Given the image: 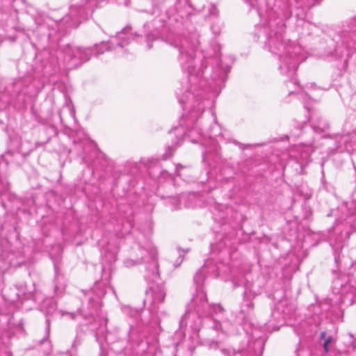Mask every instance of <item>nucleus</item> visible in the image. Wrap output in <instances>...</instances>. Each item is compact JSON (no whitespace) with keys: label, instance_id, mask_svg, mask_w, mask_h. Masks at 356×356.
Segmentation results:
<instances>
[{"label":"nucleus","instance_id":"f257e3e1","mask_svg":"<svg viewBox=\"0 0 356 356\" xmlns=\"http://www.w3.org/2000/svg\"><path fill=\"white\" fill-rule=\"evenodd\" d=\"M166 42L170 46L178 49L179 61L183 70L188 73L186 86L179 88L176 94L179 104L184 110L188 109L183 115L185 125L191 128L188 137L196 129V122L203 113L204 101L200 102L199 96L206 92L207 85L209 86V92H216L226 79L230 70V64L220 58H205L198 67L195 61V48L197 42L191 43L180 36H170Z\"/></svg>","mask_w":356,"mask_h":356},{"label":"nucleus","instance_id":"f03ea898","mask_svg":"<svg viewBox=\"0 0 356 356\" xmlns=\"http://www.w3.org/2000/svg\"><path fill=\"white\" fill-rule=\"evenodd\" d=\"M257 30L258 38L262 35L265 38L264 47L277 57L280 73L290 78L291 83L296 85L293 76L298 65L305 60L302 47L284 38L285 24L281 19H270L267 25L259 26Z\"/></svg>","mask_w":356,"mask_h":356},{"label":"nucleus","instance_id":"7ed1b4c3","mask_svg":"<svg viewBox=\"0 0 356 356\" xmlns=\"http://www.w3.org/2000/svg\"><path fill=\"white\" fill-rule=\"evenodd\" d=\"M204 280V275L201 270H198L195 277L194 282L196 284V292L193 295L190 303L188 305V310L182 317L181 323L187 324L193 321L196 315L198 318L197 321L191 325L193 330H197L202 324V318H206L210 320L211 318L216 321L214 316H218L222 314L224 309L219 304H209L207 300L206 292L203 289L202 284Z\"/></svg>","mask_w":356,"mask_h":356},{"label":"nucleus","instance_id":"20e7f679","mask_svg":"<svg viewBox=\"0 0 356 356\" xmlns=\"http://www.w3.org/2000/svg\"><path fill=\"white\" fill-rule=\"evenodd\" d=\"M138 256L136 259H127L124 264L126 267L131 268L142 262L145 263V279L148 282H156L159 278V264L157 261V251L154 247L149 249L140 248Z\"/></svg>","mask_w":356,"mask_h":356},{"label":"nucleus","instance_id":"39448f33","mask_svg":"<svg viewBox=\"0 0 356 356\" xmlns=\"http://www.w3.org/2000/svg\"><path fill=\"white\" fill-rule=\"evenodd\" d=\"M132 27L131 26H125L120 32L118 33L117 35L113 37L108 42H102L95 47L97 54L99 55L104 54L105 51H110L115 49V47H124V46L129 44L131 40H135L138 37H140V35L136 32L132 31Z\"/></svg>","mask_w":356,"mask_h":356},{"label":"nucleus","instance_id":"423d86ee","mask_svg":"<svg viewBox=\"0 0 356 356\" xmlns=\"http://www.w3.org/2000/svg\"><path fill=\"white\" fill-rule=\"evenodd\" d=\"M91 54L90 49H82L70 44L64 47L60 51V56L69 69L76 67L88 60Z\"/></svg>","mask_w":356,"mask_h":356},{"label":"nucleus","instance_id":"0eeeda50","mask_svg":"<svg viewBox=\"0 0 356 356\" xmlns=\"http://www.w3.org/2000/svg\"><path fill=\"white\" fill-rule=\"evenodd\" d=\"M84 299L83 301H87L88 304V311L82 312L79 311V313L86 317L88 315H94L97 314V311L100 307V299L105 295L106 291L104 287L102 286L100 282H97L95 284L94 288L90 290L84 292Z\"/></svg>","mask_w":356,"mask_h":356},{"label":"nucleus","instance_id":"6e6552de","mask_svg":"<svg viewBox=\"0 0 356 356\" xmlns=\"http://www.w3.org/2000/svg\"><path fill=\"white\" fill-rule=\"evenodd\" d=\"M26 257L21 251L3 250L0 254V273L3 274L10 268H15L25 264Z\"/></svg>","mask_w":356,"mask_h":356},{"label":"nucleus","instance_id":"1a4fd4ad","mask_svg":"<svg viewBox=\"0 0 356 356\" xmlns=\"http://www.w3.org/2000/svg\"><path fill=\"white\" fill-rule=\"evenodd\" d=\"M333 290L334 293L341 294L351 302L356 297V288L348 282L346 276L339 277L333 281Z\"/></svg>","mask_w":356,"mask_h":356},{"label":"nucleus","instance_id":"9d476101","mask_svg":"<svg viewBox=\"0 0 356 356\" xmlns=\"http://www.w3.org/2000/svg\"><path fill=\"white\" fill-rule=\"evenodd\" d=\"M206 343L210 349L219 350L223 356H255L257 355L255 352L250 353L244 348L236 350L230 345L222 344L211 339Z\"/></svg>","mask_w":356,"mask_h":356},{"label":"nucleus","instance_id":"9b49d317","mask_svg":"<svg viewBox=\"0 0 356 356\" xmlns=\"http://www.w3.org/2000/svg\"><path fill=\"white\" fill-rule=\"evenodd\" d=\"M165 290L163 285L152 284L146 291L145 302H149L152 305L151 311L154 313H159L157 305L163 302L165 297Z\"/></svg>","mask_w":356,"mask_h":356},{"label":"nucleus","instance_id":"f8f14e48","mask_svg":"<svg viewBox=\"0 0 356 356\" xmlns=\"http://www.w3.org/2000/svg\"><path fill=\"white\" fill-rule=\"evenodd\" d=\"M96 4L94 0H87L84 5L72 6L70 10L69 17L75 22H81L90 16L94 10Z\"/></svg>","mask_w":356,"mask_h":356},{"label":"nucleus","instance_id":"ddd939ff","mask_svg":"<svg viewBox=\"0 0 356 356\" xmlns=\"http://www.w3.org/2000/svg\"><path fill=\"white\" fill-rule=\"evenodd\" d=\"M31 293V291L26 289V285H20L10 289L9 291H5L3 296L6 301L13 303L17 300H22Z\"/></svg>","mask_w":356,"mask_h":356},{"label":"nucleus","instance_id":"4468645a","mask_svg":"<svg viewBox=\"0 0 356 356\" xmlns=\"http://www.w3.org/2000/svg\"><path fill=\"white\" fill-rule=\"evenodd\" d=\"M118 248L115 244L108 243L106 247H103L102 254L104 262L111 264L116 260Z\"/></svg>","mask_w":356,"mask_h":356},{"label":"nucleus","instance_id":"2eb2a0df","mask_svg":"<svg viewBox=\"0 0 356 356\" xmlns=\"http://www.w3.org/2000/svg\"><path fill=\"white\" fill-rule=\"evenodd\" d=\"M209 137L211 143L214 145L216 143L224 140V134L222 129L216 120V117H213V124L211 125L209 130Z\"/></svg>","mask_w":356,"mask_h":356},{"label":"nucleus","instance_id":"dca6fc26","mask_svg":"<svg viewBox=\"0 0 356 356\" xmlns=\"http://www.w3.org/2000/svg\"><path fill=\"white\" fill-rule=\"evenodd\" d=\"M55 286L54 290L57 295H60L64 293L66 288V280L65 278L58 273V270L56 266H55Z\"/></svg>","mask_w":356,"mask_h":356},{"label":"nucleus","instance_id":"f3484780","mask_svg":"<svg viewBox=\"0 0 356 356\" xmlns=\"http://www.w3.org/2000/svg\"><path fill=\"white\" fill-rule=\"evenodd\" d=\"M24 157V155L19 150L16 152L7 151L2 156V160L8 165L10 163H19V160Z\"/></svg>","mask_w":356,"mask_h":356},{"label":"nucleus","instance_id":"a211bd4d","mask_svg":"<svg viewBox=\"0 0 356 356\" xmlns=\"http://www.w3.org/2000/svg\"><path fill=\"white\" fill-rule=\"evenodd\" d=\"M254 305L252 302L251 292L247 290L245 291L243 294V300L241 306V312L242 314L248 313L253 309Z\"/></svg>","mask_w":356,"mask_h":356},{"label":"nucleus","instance_id":"6ab92c4d","mask_svg":"<svg viewBox=\"0 0 356 356\" xmlns=\"http://www.w3.org/2000/svg\"><path fill=\"white\" fill-rule=\"evenodd\" d=\"M312 127L316 133L321 134L329 128V124L325 120L319 118L312 121Z\"/></svg>","mask_w":356,"mask_h":356},{"label":"nucleus","instance_id":"aec40b11","mask_svg":"<svg viewBox=\"0 0 356 356\" xmlns=\"http://www.w3.org/2000/svg\"><path fill=\"white\" fill-rule=\"evenodd\" d=\"M168 17L166 15H160L156 17L152 22V25L154 31L156 34H159L162 29L165 27L166 24V19Z\"/></svg>","mask_w":356,"mask_h":356},{"label":"nucleus","instance_id":"412c9836","mask_svg":"<svg viewBox=\"0 0 356 356\" xmlns=\"http://www.w3.org/2000/svg\"><path fill=\"white\" fill-rule=\"evenodd\" d=\"M211 29L216 36L219 35L222 29L221 23L219 21L213 22L211 26Z\"/></svg>","mask_w":356,"mask_h":356},{"label":"nucleus","instance_id":"4be33fe9","mask_svg":"<svg viewBox=\"0 0 356 356\" xmlns=\"http://www.w3.org/2000/svg\"><path fill=\"white\" fill-rule=\"evenodd\" d=\"M208 15L210 16V17H216L218 16V8H216V6L213 4V3H211L208 6Z\"/></svg>","mask_w":356,"mask_h":356},{"label":"nucleus","instance_id":"5701e85b","mask_svg":"<svg viewBox=\"0 0 356 356\" xmlns=\"http://www.w3.org/2000/svg\"><path fill=\"white\" fill-rule=\"evenodd\" d=\"M348 38H350L351 41L353 42H356V35L353 34V35L344 36L343 38V42L346 43L348 47H351V44L350 42L348 41Z\"/></svg>","mask_w":356,"mask_h":356},{"label":"nucleus","instance_id":"b1692460","mask_svg":"<svg viewBox=\"0 0 356 356\" xmlns=\"http://www.w3.org/2000/svg\"><path fill=\"white\" fill-rule=\"evenodd\" d=\"M156 39V35L153 33H148L146 35V41H147V48L149 49L152 48V45L150 44V42L154 41Z\"/></svg>","mask_w":356,"mask_h":356},{"label":"nucleus","instance_id":"393cba45","mask_svg":"<svg viewBox=\"0 0 356 356\" xmlns=\"http://www.w3.org/2000/svg\"><path fill=\"white\" fill-rule=\"evenodd\" d=\"M294 92L298 93L299 95H300V96H301V97H302V99H305V97L307 96V94L302 93V92H301V88H300V86H298V88H297V89H296V90H295V91H291V92H289V95H291V94H293V93H294Z\"/></svg>","mask_w":356,"mask_h":356},{"label":"nucleus","instance_id":"a878e982","mask_svg":"<svg viewBox=\"0 0 356 356\" xmlns=\"http://www.w3.org/2000/svg\"><path fill=\"white\" fill-rule=\"evenodd\" d=\"M62 316H65V315H67L69 316L70 318L71 319H74L76 316V314L75 313H70V312H63L61 313Z\"/></svg>","mask_w":356,"mask_h":356},{"label":"nucleus","instance_id":"bb28decb","mask_svg":"<svg viewBox=\"0 0 356 356\" xmlns=\"http://www.w3.org/2000/svg\"><path fill=\"white\" fill-rule=\"evenodd\" d=\"M161 175L163 176L165 178H167L168 177H170V175L165 170H163L161 172Z\"/></svg>","mask_w":356,"mask_h":356},{"label":"nucleus","instance_id":"cd10ccee","mask_svg":"<svg viewBox=\"0 0 356 356\" xmlns=\"http://www.w3.org/2000/svg\"><path fill=\"white\" fill-rule=\"evenodd\" d=\"M328 345L329 344L325 342H324L323 344V347L325 353H327L329 351Z\"/></svg>","mask_w":356,"mask_h":356},{"label":"nucleus","instance_id":"c85d7f7f","mask_svg":"<svg viewBox=\"0 0 356 356\" xmlns=\"http://www.w3.org/2000/svg\"><path fill=\"white\" fill-rule=\"evenodd\" d=\"M220 327V323L219 322H215L213 329L218 330Z\"/></svg>","mask_w":356,"mask_h":356},{"label":"nucleus","instance_id":"c756f323","mask_svg":"<svg viewBox=\"0 0 356 356\" xmlns=\"http://www.w3.org/2000/svg\"><path fill=\"white\" fill-rule=\"evenodd\" d=\"M332 340V336H329L327 338H325L324 342H325V343L329 344L330 343H331Z\"/></svg>","mask_w":356,"mask_h":356},{"label":"nucleus","instance_id":"7c9ffc66","mask_svg":"<svg viewBox=\"0 0 356 356\" xmlns=\"http://www.w3.org/2000/svg\"><path fill=\"white\" fill-rule=\"evenodd\" d=\"M326 338V332H321L320 334V339H325Z\"/></svg>","mask_w":356,"mask_h":356},{"label":"nucleus","instance_id":"2f4dec72","mask_svg":"<svg viewBox=\"0 0 356 356\" xmlns=\"http://www.w3.org/2000/svg\"><path fill=\"white\" fill-rule=\"evenodd\" d=\"M186 135V134L185 133L184 131H182L181 133H180V137L178 138V140L180 141L182 140V137L183 136H185Z\"/></svg>","mask_w":356,"mask_h":356},{"label":"nucleus","instance_id":"473e14b6","mask_svg":"<svg viewBox=\"0 0 356 356\" xmlns=\"http://www.w3.org/2000/svg\"><path fill=\"white\" fill-rule=\"evenodd\" d=\"M308 88H314L316 87V84L314 83H310L307 85Z\"/></svg>","mask_w":356,"mask_h":356},{"label":"nucleus","instance_id":"72a5a7b5","mask_svg":"<svg viewBox=\"0 0 356 356\" xmlns=\"http://www.w3.org/2000/svg\"><path fill=\"white\" fill-rule=\"evenodd\" d=\"M5 229H6V225H0V230L1 229L3 231Z\"/></svg>","mask_w":356,"mask_h":356},{"label":"nucleus","instance_id":"f704fd0d","mask_svg":"<svg viewBox=\"0 0 356 356\" xmlns=\"http://www.w3.org/2000/svg\"><path fill=\"white\" fill-rule=\"evenodd\" d=\"M350 215H356V207H355V210L353 211L350 212Z\"/></svg>","mask_w":356,"mask_h":356},{"label":"nucleus","instance_id":"c9c22d12","mask_svg":"<svg viewBox=\"0 0 356 356\" xmlns=\"http://www.w3.org/2000/svg\"><path fill=\"white\" fill-rule=\"evenodd\" d=\"M321 1V0H315L316 2L314 3H312V6H314L315 4L318 3Z\"/></svg>","mask_w":356,"mask_h":356},{"label":"nucleus","instance_id":"e433bc0d","mask_svg":"<svg viewBox=\"0 0 356 356\" xmlns=\"http://www.w3.org/2000/svg\"><path fill=\"white\" fill-rule=\"evenodd\" d=\"M179 129V128H178V127H175V128L174 129V130H172V131H171V133H170V134H172V131H178Z\"/></svg>","mask_w":356,"mask_h":356},{"label":"nucleus","instance_id":"4c0bfd02","mask_svg":"<svg viewBox=\"0 0 356 356\" xmlns=\"http://www.w3.org/2000/svg\"><path fill=\"white\" fill-rule=\"evenodd\" d=\"M197 134H198V135H200V136L201 135V131H200V130H198V131H197Z\"/></svg>","mask_w":356,"mask_h":356},{"label":"nucleus","instance_id":"58836bf2","mask_svg":"<svg viewBox=\"0 0 356 356\" xmlns=\"http://www.w3.org/2000/svg\"><path fill=\"white\" fill-rule=\"evenodd\" d=\"M171 155H172V153H170V154L168 156H166L165 159H168V157L171 156Z\"/></svg>","mask_w":356,"mask_h":356},{"label":"nucleus","instance_id":"ea45409f","mask_svg":"<svg viewBox=\"0 0 356 356\" xmlns=\"http://www.w3.org/2000/svg\"><path fill=\"white\" fill-rule=\"evenodd\" d=\"M256 343H258V344L260 346V345H261V341H257L256 342Z\"/></svg>","mask_w":356,"mask_h":356},{"label":"nucleus","instance_id":"a19ab883","mask_svg":"<svg viewBox=\"0 0 356 356\" xmlns=\"http://www.w3.org/2000/svg\"><path fill=\"white\" fill-rule=\"evenodd\" d=\"M305 108L309 110V107L306 104H305Z\"/></svg>","mask_w":356,"mask_h":356},{"label":"nucleus","instance_id":"79ce46f5","mask_svg":"<svg viewBox=\"0 0 356 356\" xmlns=\"http://www.w3.org/2000/svg\"><path fill=\"white\" fill-rule=\"evenodd\" d=\"M209 97H210V95H207L205 98L207 99V98H209Z\"/></svg>","mask_w":356,"mask_h":356},{"label":"nucleus","instance_id":"37998d69","mask_svg":"<svg viewBox=\"0 0 356 356\" xmlns=\"http://www.w3.org/2000/svg\"><path fill=\"white\" fill-rule=\"evenodd\" d=\"M47 327H49V320H47Z\"/></svg>","mask_w":356,"mask_h":356},{"label":"nucleus","instance_id":"c03bdc74","mask_svg":"<svg viewBox=\"0 0 356 356\" xmlns=\"http://www.w3.org/2000/svg\"><path fill=\"white\" fill-rule=\"evenodd\" d=\"M191 141H192L193 143H195V142H196V140H195V139H192V140H191Z\"/></svg>","mask_w":356,"mask_h":356},{"label":"nucleus","instance_id":"a18cd8bd","mask_svg":"<svg viewBox=\"0 0 356 356\" xmlns=\"http://www.w3.org/2000/svg\"><path fill=\"white\" fill-rule=\"evenodd\" d=\"M182 262V259L180 260V261L178 263L177 266L179 265Z\"/></svg>","mask_w":356,"mask_h":356},{"label":"nucleus","instance_id":"49530a36","mask_svg":"<svg viewBox=\"0 0 356 356\" xmlns=\"http://www.w3.org/2000/svg\"><path fill=\"white\" fill-rule=\"evenodd\" d=\"M174 209H178V207L175 206V207H174Z\"/></svg>","mask_w":356,"mask_h":356},{"label":"nucleus","instance_id":"de8ad7c7","mask_svg":"<svg viewBox=\"0 0 356 356\" xmlns=\"http://www.w3.org/2000/svg\"><path fill=\"white\" fill-rule=\"evenodd\" d=\"M161 313L165 314V315L166 314V312H162Z\"/></svg>","mask_w":356,"mask_h":356}]
</instances>
